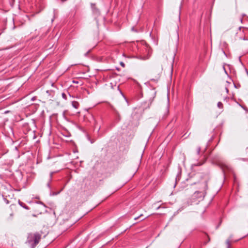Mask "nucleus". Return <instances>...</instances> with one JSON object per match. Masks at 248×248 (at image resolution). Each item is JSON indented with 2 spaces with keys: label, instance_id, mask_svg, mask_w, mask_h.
Masks as SVG:
<instances>
[{
  "label": "nucleus",
  "instance_id": "nucleus-1",
  "mask_svg": "<svg viewBox=\"0 0 248 248\" xmlns=\"http://www.w3.org/2000/svg\"><path fill=\"white\" fill-rule=\"evenodd\" d=\"M167 61V57L164 55L158 56L155 60L156 66H157V70L153 69L151 73V78L152 80H157L160 77V75L163 70L162 65L165 64Z\"/></svg>",
  "mask_w": 248,
  "mask_h": 248
},
{
  "label": "nucleus",
  "instance_id": "nucleus-2",
  "mask_svg": "<svg viewBox=\"0 0 248 248\" xmlns=\"http://www.w3.org/2000/svg\"><path fill=\"white\" fill-rule=\"evenodd\" d=\"M41 236L38 233L30 234L28 235L27 243L31 247V248H34L39 243L40 240Z\"/></svg>",
  "mask_w": 248,
  "mask_h": 248
},
{
  "label": "nucleus",
  "instance_id": "nucleus-3",
  "mask_svg": "<svg viewBox=\"0 0 248 248\" xmlns=\"http://www.w3.org/2000/svg\"><path fill=\"white\" fill-rule=\"evenodd\" d=\"M169 98L168 96H166L165 97L164 99V105H162V107L163 108H169Z\"/></svg>",
  "mask_w": 248,
  "mask_h": 248
},
{
  "label": "nucleus",
  "instance_id": "nucleus-4",
  "mask_svg": "<svg viewBox=\"0 0 248 248\" xmlns=\"http://www.w3.org/2000/svg\"><path fill=\"white\" fill-rule=\"evenodd\" d=\"M79 103L78 102H77V101H73L72 102V106L73 108H77L78 107H79Z\"/></svg>",
  "mask_w": 248,
  "mask_h": 248
},
{
  "label": "nucleus",
  "instance_id": "nucleus-5",
  "mask_svg": "<svg viewBox=\"0 0 248 248\" xmlns=\"http://www.w3.org/2000/svg\"><path fill=\"white\" fill-rule=\"evenodd\" d=\"M217 106L218 108H222L223 107V104L221 102H218L217 104Z\"/></svg>",
  "mask_w": 248,
  "mask_h": 248
},
{
  "label": "nucleus",
  "instance_id": "nucleus-6",
  "mask_svg": "<svg viewBox=\"0 0 248 248\" xmlns=\"http://www.w3.org/2000/svg\"><path fill=\"white\" fill-rule=\"evenodd\" d=\"M197 194H200V196H202V193H201V192H199V191H196V192L194 193V195H195V196H196V195Z\"/></svg>",
  "mask_w": 248,
  "mask_h": 248
},
{
  "label": "nucleus",
  "instance_id": "nucleus-7",
  "mask_svg": "<svg viewBox=\"0 0 248 248\" xmlns=\"http://www.w3.org/2000/svg\"><path fill=\"white\" fill-rule=\"evenodd\" d=\"M19 204H20L21 206H22L24 207L25 208H26V209H27V208L26 206H23V204H24V203H23L22 202H19Z\"/></svg>",
  "mask_w": 248,
  "mask_h": 248
},
{
  "label": "nucleus",
  "instance_id": "nucleus-8",
  "mask_svg": "<svg viewBox=\"0 0 248 248\" xmlns=\"http://www.w3.org/2000/svg\"><path fill=\"white\" fill-rule=\"evenodd\" d=\"M142 216H143V215H142V214H141V215H140V216H139V217H135V218H134V219H135V220H137L138 218H139L141 217Z\"/></svg>",
  "mask_w": 248,
  "mask_h": 248
},
{
  "label": "nucleus",
  "instance_id": "nucleus-9",
  "mask_svg": "<svg viewBox=\"0 0 248 248\" xmlns=\"http://www.w3.org/2000/svg\"><path fill=\"white\" fill-rule=\"evenodd\" d=\"M228 246V248H229V246L230 245V241L229 240H227V242H226Z\"/></svg>",
  "mask_w": 248,
  "mask_h": 248
},
{
  "label": "nucleus",
  "instance_id": "nucleus-10",
  "mask_svg": "<svg viewBox=\"0 0 248 248\" xmlns=\"http://www.w3.org/2000/svg\"><path fill=\"white\" fill-rule=\"evenodd\" d=\"M120 64L123 67H124L125 66V65H124V63L123 62H120Z\"/></svg>",
  "mask_w": 248,
  "mask_h": 248
},
{
  "label": "nucleus",
  "instance_id": "nucleus-11",
  "mask_svg": "<svg viewBox=\"0 0 248 248\" xmlns=\"http://www.w3.org/2000/svg\"><path fill=\"white\" fill-rule=\"evenodd\" d=\"M200 151H201V148L200 147H199L197 149V153L198 154H199L200 152Z\"/></svg>",
  "mask_w": 248,
  "mask_h": 248
},
{
  "label": "nucleus",
  "instance_id": "nucleus-12",
  "mask_svg": "<svg viewBox=\"0 0 248 248\" xmlns=\"http://www.w3.org/2000/svg\"><path fill=\"white\" fill-rule=\"evenodd\" d=\"M62 97L64 98H66V95L65 93H63L62 94Z\"/></svg>",
  "mask_w": 248,
  "mask_h": 248
},
{
  "label": "nucleus",
  "instance_id": "nucleus-13",
  "mask_svg": "<svg viewBox=\"0 0 248 248\" xmlns=\"http://www.w3.org/2000/svg\"><path fill=\"white\" fill-rule=\"evenodd\" d=\"M9 112V111H6L5 112V113H8Z\"/></svg>",
  "mask_w": 248,
  "mask_h": 248
}]
</instances>
